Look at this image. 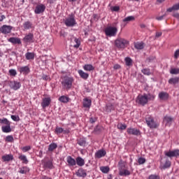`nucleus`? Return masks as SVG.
I'll use <instances>...</instances> for the list:
<instances>
[{
  "instance_id": "nucleus-1",
  "label": "nucleus",
  "mask_w": 179,
  "mask_h": 179,
  "mask_svg": "<svg viewBox=\"0 0 179 179\" xmlns=\"http://www.w3.org/2000/svg\"><path fill=\"white\" fill-rule=\"evenodd\" d=\"M74 81L75 80L72 76H64L61 78L62 86L66 90H69L72 88V84Z\"/></svg>"
},
{
  "instance_id": "nucleus-2",
  "label": "nucleus",
  "mask_w": 179,
  "mask_h": 179,
  "mask_svg": "<svg viewBox=\"0 0 179 179\" xmlns=\"http://www.w3.org/2000/svg\"><path fill=\"white\" fill-rule=\"evenodd\" d=\"M64 24H66L67 27H73L76 26L77 22L75 19V14L71 13L69 15V16L64 20Z\"/></svg>"
},
{
  "instance_id": "nucleus-3",
  "label": "nucleus",
  "mask_w": 179,
  "mask_h": 179,
  "mask_svg": "<svg viewBox=\"0 0 179 179\" xmlns=\"http://www.w3.org/2000/svg\"><path fill=\"white\" fill-rule=\"evenodd\" d=\"M115 45L117 48L124 50V48L128 45V41L122 38H118L115 41Z\"/></svg>"
},
{
  "instance_id": "nucleus-4",
  "label": "nucleus",
  "mask_w": 179,
  "mask_h": 179,
  "mask_svg": "<svg viewBox=\"0 0 179 179\" xmlns=\"http://www.w3.org/2000/svg\"><path fill=\"white\" fill-rule=\"evenodd\" d=\"M136 101L137 104H140V106H146V104H148V101H149V96H148V94H139L136 97Z\"/></svg>"
},
{
  "instance_id": "nucleus-5",
  "label": "nucleus",
  "mask_w": 179,
  "mask_h": 179,
  "mask_svg": "<svg viewBox=\"0 0 179 179\" xmlns=\"http://www.w3.org/2000/svg\"><path fill=\"white\" fill-rule=\"evenodd\" d=\"M117 31L118 29L115 27H108L105 29V34L108 37H115Z\"/></svg>"
},
{
  "instance_id": "nucleus-6",
  "label": "nucleus",
  "mask_w": 179,
  "mask_h": 179,
  "mask_svg": "<svg viewBox=\"0 0 179 179\" xmlns=\"http://www.w3.org/2000/svg\"><path fill=\"white\" fill-rule=\"evenodd\" d=\"M12 29H13V27L12 26H10V25H3L0 28V31L3 34H9V33H10L12 31Z\"/></svg>"
},
{
  "instance_id": "nucleus-7",
  "label": "nucleus",
  "mask_w": 179,
  "mask_h": 179,
  "mask_svg": "<svg viewBox=\"0 0 179 179\" xmlns=\"http://www.w3.org/2000/svg\"><path fill=\"white\" fill-rule=\"evenodd\" d=\"M9 86L10 89H13V90H19L20 87H22V84H20V82L17 81H10L9 82Z\"/></svg>"
},
{
  "instance_id": "nucleus-8",
  "label": "nucleus",
  "mask_w": 179,
  "mask_h": 179,
  "mask_svg": "<svg viewBox=\"0 0 179 179\" xmlns=\"http://www.w3.org/2000/svg\"><path fill=\"white\" fill-rule=\"evenodd\" d=\"M145 121H146V124L147 125L150 127V128H156L157 124L155 122V120H153V118L150 116H148L145 117Z\"/></svg>"
},
{
  "instance_id": "nucleus-9",
  "label": "nucleus",
  "mask_w": 179,
  "mask_h": 179,
  "mask_svg": "<svg viewBox=\"0 0 179 179\" xmlns=\"http://www.w3.org/2000/svg\"><path fill=\"white\" fill-rule=\"evenodd\" d=\"M134 20H135L134 16L130 15V16L125 17L124 19H123L122 22L121 24L122 27H125L127 26V24H128V23H129V22H132Z\"/></svg>"
},
{
  "instance_id": "nucleus-10",
  "label": "nucleus",
  "mask_w": 179,
  "mask_h": 179,
  "mask_svg": "<svg viewBox=\"0 0 179 179\" xmlns=\"http://www.w3.org/2000/svg\"><path fill=\"white\" fill-rule=\"evenodd\" d=\"M45 10V5L44 4H39L36 6V8L34 10V13L36 15H40V13H43Z\"/></svg>"
},
{
  "instance_id": "nucleus-11",
  "label": "nucleus",
  "mask_w": 179,
  "mask_h": 179,
  "mask_svg": "<svg viewBox=\"0 0 179 179\" xmlns=\"http://www.w3.org/2000/svg\"><path fill=\"white\" fill-rule=\"evenodd\" d=\"M34 36L33 34L29 33L24 37L23 41L27 43H34Z\"/></svg>"
},
{
  "instance_id": "nucleus-12",
  "label": "nucleus",
  "mask_w": 179,
  "mask_h": 179,
  "mask_svg": "<svg viewBox=\"0 0 179 179\" xmlns=\"http://www.w3.org/2000/svg\"><path fill=\"white\" fill-rule=\"evenodd\" d=\"M18 71L23 75H28V73H30V67L29 66H22L18 68Z\"/></svg>"
},
{
  "instance_id": "nucleus-13",
  "label": "nucleus",
  "mask_w": 179,
  "mask_h": 179,
  "mask_svg": "<svg viewBox=\"0 0 179 179\" xmlns=\"http://www.w3.org/2000/svg\"><path fill=\"white\" fill-rule=\"evenodd\" d=\"M127 132L129 135H135L136 136L141 134V131L136 128H128Z\"/></svg>"
},
{
  "instance_id": "nucleus-14",
  "label": "nucleus",
  "mask_w": 179,
  "mask_h": 179,
  "mask_svg": "<svg viewBox=\"0 0 179 179\" xmlns=\"http://www.w3.org/2000/svg\"><path fill=\"white\" fill-rule=\"evenodd\" d=\"M66 162L69 167H73V166H76V159H73L71 156H68L66 157Z\"/></svg>"
},
{
  "instance_id": "nucleus-15",
  "label": "nucleus",
  "mask_w": 179,
  "mask_h": 179,
  "mask_svg": "<svg viewBox=\"0 0 179 179\" xmlns=\"http://www.w3.org/2000/svg\"><path fill=\"white\" fill-rule=\"evenodd\" d=\"M76 174L77 177H81L82 178H85L86 176H87V173H86V170L80 168L76 172Z\"/></svg>"
},
{
  "instance_id": "nucleus-16",
  "label": "nucleus",
  "mask_w": 179,
  "mask_h": 179,
  "mask_svg": "<svg viewBox=\"0 0 179 179\" xmlns=\"http://www.w3.org/2000/svg\"><path fill=\"white\" fill-rule=\"evenodd\" d=\"M51 104V98L50 97H46L44 98L42 101L41 106L43 108H45L46 107H48Z\"/></svg>"
},
{
  "instance_id": "nucleus-17",
  "label": "nucleus",
  "mask_w": 179,
  "mask_h": 179,
  "mask_svg": "<svg viewBox=\"0 0 179 179\" xmlns=\"http://www.w3.org/2000/svg\"><path fill=\"white\" fill-rule=\"evenodd\" d=\"M166 156L168 157H176L177 156H179V150H175L173 151H169L166 152Z\"/></svg>"
},
{
  "instance_id": "nucleus-18",
  "label": "nucleus",
  "mask_w": 179,
  "mask_h": 179,
  "mask_svg": "<svg viewBox=\"0 0 179 179\" xmlns=\"http://www.w3.org/2000/svg\"><path fill=\"white\" fill-rule=\"evenodd\" d=\"M3 162H10L13 160V155L12 154H6L1 157Z\"/></svg>"
},
{
  "instance_id": "nucleus-19",
  "label": "nucleus",
  "mask_w": 179,
  "mask_h": 179,
  "mask_svg": "<svg viewBox=\"0 0 179 179\" xmlns=\"http://www.w3.org/2000/svg\"><path fill=\"white\" fill-rule=\"evenodd\" d=\"M83 106L85 108H90L92 106V100L87 98L84 99Z\"/></svg>"
},
{
  "instance_id": "nucleus-20",
  "label": "nucleus",
  "mask_w": 179,
  "mask_h": 179,
  "mask_svg": "<svg viewBox=\"0 0 179 179\" xmlns=\"http://www.w3.org/2000/svg\"><path fill=\"white\" fill-rule=\"evenodd\" d=\"M119 175L127 177V176H131V171L128 169H119Z\"/></svg>"
},
{
  "instance_id": "nucleus-21",
  "label": "nucleus",
  "mask_w": 179,
  "mask_h": 179,
  "mask_svg": "<svg viewBox=\"0 0 179 179\" xmlns=\"http://www.w3.org/2000/svg\"><path fill=\"white\" fill-rule=\"evenodd\" d=\"M76 164L79 166V167H83L85 166V159L81 157H78L76 158Z\"/></svg>"
},
{
  "instance_id": "nucleus-22",
  "label": "nucleus",
  "mask_w": 179,
  "mask_h": 179,
  "mask_svg": "<svg viewBox=\"0 0 179 179\" xmlns=\"http://www.w3.org/2000/svg\"><path fill=\"white\" fill-rule=\"evenodd\" d=\"M106 155V152L104 150H99L95 153V157L97 159H101V157H104Z\"/></svg>"
},
{
  "instance_id": "nucleus-23",
  "label": "nucleus",
  "mask_w": 179,
  "mask_h": 179,
  "mask_svg": "<svg viewBox=\"0 0 179 179\" xmlns=\"http://www.w3.org/2000/svg\"><path fill=\"white\" fill-rule=\"evenodd\" d=\"M9 43L12 44H22V41L19 38L11 37L8 39Z\"/></svg>"
},
{
  "instance_id": "nucleus-24",
  "label": "nucleus",
  "mask_w": 179,
  "mask_h": 179,
  "mask_svg": "<svg viewBox=\"0 0 179 179\" xmlns=\"http://www.w3.org/2000/svg\"><path fill=\"white\" fill-rule=\"evenodd\" d=\"M1 130L5 134H9V132H11L12 129L10 128V124H6V126H2L1 127Z\"/></svg>"
},
{
  "instance_id": "nucleus-25",
  "label": "nucleus",
  "mask_w": 179,
  "mask_h": 179,
  "mask_svg": "<svg viewBox=\"0 0 179 179\" xmlns=\"http://www.w3.org/2000/svg\"><path fill=\"white\" fill-rule=\"evenodd\" d=\"M164 122H165L166 125L170 127V125H171V122H173V119L170 116H166L164 118Z\"/></svg>"
},
{
  "instance_id": "nucleus-26",
  "label": "nucleus",
  "mask_w": 179,
  "mask_h": 179,
  "mask_svg": "<svg viewBox=\"0 0 179 179\" xmlns=\"http://www.w3.org/2000/svg\"><path fill=\"white\" fill-rule=\"evenodd\" d=\"M134 47L136 50H143L145 47V43L143 42H136L134 43Z\"/></svg>"
},
{
  "instance_id": "nucleus-27",
  "label": "nucleus",
  "mask_w": 179,
  "mask_h": 179,
  "mask_svg": "<svg viewBox=\"0 0 179 179\" xmlns=\"http://www.w3.org/2000/svg\"><path fill=\"white\" fill-rule=\"evenodd\" d=\"M23 26L25 30H30V29L33 27V23H31L30 21H26L24 22Z\"/></svg>"
},
{
  "instance_id": "nucleus-28",
  "label": "nucleus",
  "mask_w": 179,
  "mask_h": 179,
  "mask_svg": "<svg viewBox=\"0 0 179 179\" xmlns=\"http://www.w3.org/2000/svg\"><path fill=\"white\" fill-rule=\"evenodd\" d=\"M78 74L83 79L86 80L87 79V78H89V74L87 73H85V71H83V70H79Z\"/></svg>"
},
{
  "instance_id": "nucleus-29",
  "label": "nucleus",
  "mask_w": 179,
  "mask_h": 179,
  "mask_svg": "<svg viewBox=\"0 0 179 179\" xmlns=\"http://www.w3.org/2000/svg\"><path fill=\"white\" fill-rule=\"evenodd\" d=\"M18 159L24 163V164H27L29 163V160L27 159V157L24 155H21L18 157Z\"/></svg>"
},
{
  "instance_id": "nucleus-30",
  "label": "nucleus",
  "mask_w": 179,
  "mask_h": 179,
  "mask_svg": "<svg viewBox=\"0 0 179 179\" xmlns=\"http://www.w3.org/2000/svg\"><path fill=\"white\" fill-rule=\"evenodd\" d=\"M159 97L161 100H167V99H169V94L166 92H160L159 94Z\"/></svg>"
},
{
  "instance_id": "nucleus-31",
  "label": "nucleus",
  "mask_w": 179,
  "mask_h": 179,
  "mask_svg": "<svg viewBox=\"0 0 179 179\" xmlns=\"http://www.w3.org/2000/svg\"><path fill=\"white\" fill-rule=\"evenodd\" d=\"M57 148H58V145H57V143H52L49 145L48 150L49 152H52L53 150H55Z\"/></svg>"
},
{
  "instance_id": "nucleus-32",
  "label": "nucleus",
  "mask_w": 179,
  "mask_h": 179,
  "mask_svg": "<svg viewBox=\"0 0 179 179\" xmlns=\"http://www.w3.org/2000/svg\"><path fill=\"white\" fill-rule=\"evenodd\" d=\"M26 59L30 61V59H34V53L28 52L25 54Z\"/></svg>"
},
{
  "instance_id": "nucleus-33",
  "label": "nucleus",
  "mask_w": 179,
  "mask_h": 179,
  "mask_svg": "<svg viewBox=\"0 0 179 179\" xmlns=\"http://www.w3.org/2000/svg\"><path fill=\"white\" fill-rule=\"evenodd\" d=\"M30 171V169L27 166H24L22 168H20L19 173L20 174H26L27 173H29Z\"/></svg>"
},
{
  "instance_id": "nucleus-34",
  "label": "nucleus",
  "mask_w": 179,
  "mask_h": 179,
  "mask_svg": "<svg viewBox=\"0 0 179 179\" xmlns=\"http://www.w3.org/2000/svg\"><path fill=\"white\" fill-rule=\"evenodd\" d=\"M170 166H171V162L169 160H166V162L164 165H163V164H161L160 169H164V170L166 169H169V167H170Z\"/></svg>"
},
{
  "instance_id": "nucleus-35",
  "label": "nucleus",
  "mask_w": 179,
  "mask_h": 179,
  "mask_svg": "<svg viewBox=\"0 0 179 179\" xmlns=\"http://www.w3.org/2000/svg\"><path fill=\"white\" fill-rule=\"evenodd\" d=\"M84 71H88L90 72V71H94V67L92 64H85L83 66Z\"/></svg>"
},
{
  "instance_id": "nucleus-36",
  "label": "nucleus",
  "mask_w": 179,
  "mask_h": 179,
  "mask_svg": "<svg viewBox=\"0 0 179 179\" xmlns=\"http://www.w3.org/2000/svg\"><path fill=\"white\" fill-rule=\"evenodd\" d=\"M78 144L80 146H83V147L86 146V138H82L78 139Z\"/></svg>"
},
{
  "instance_id": "nucleus-37",
  "label": "nucleus",
  "mask_w": 179,
  "mask_h": 179,
  "mask_svg": "<svg viewBox=\"0 0 179 179\" xmlns=\"http://www.w3.org/2000/svg\"><path fill=\"white\" fill-rule=\"evenodd\" d=\"M124 62L127 65V66H132L133 61L131 57H125Z\"/></svg>"
},
{
  "instance_id": "nucleus-38",
  "label": "nucleus",
  "mask_w": 179,
  "mask_h": 179,
  "mask_svg": "<svg viewBox=\"0 0 179 179\" xmlns=\"http://www.w3.org/2000/svg\"><path fill=\"white\" fill-rule=\"evenodd\" d=\"M44 167H45V169H54V165L52 164V162L51 161H48L44 163Z\"/></svg>"
},
{
  "instance_id": "nucleus-39",
  "label": "nucleus",
  "mask_w": 179,
  "mask_h": 179,
  "mask_svg": "<svg viewBox=\"0 0 179 179\" xmlns=\"http://www.w3.org/2000/svg\"><path fill=\"white\" fill-rule=\"evenodd\" d=\"M178 82L179 78L178 77L171 78L169 80V83H170V85H176V83H178Z\"/></svg>"
},
{
  "instance_id": "nucleus-40",
  "label": "nucleus",
  "mask_w": 179,
  "mask_h": 179,
  "mask_svg": "<svg viewBox=\"0 0 179 179\" xmlns=\"http://www.w3.org/2000/svg\"><path fill=\"white\" fill-rule=\"evenodd\" d=\"M59 100L61 103H68V101H69V98L68 96H62L59 98Z\"/></svg>"
},
{
  "instance_id": "nucleus-41",
  "label": "nucleus",
  "mask_w": 179,
  "mask_h": 179,
  "mask_svg": "<svg viewBox=\"0 0 179 179\" xmlns=\"http://www.w3.org/2000/svg\"><path fill=\"white\" fill-rule=\"evenodd\" d=\"M74 43H76L73 45L74 48H79V47H80V39L74 38Z\"/></svg>"
},
{
  "instance_id": "nucleus-42",
  "label": "nucleus",
  "mask_w": 179,
  "mask_h": 179,
  "mask_svg": "<svg viewBox=\"0 0 179 179\" xmlns=\"http://www.w3.org/2000/svg\"><path fill=\"white\" fill-rule=\"evenodd\" d=\"M100 170L104 174H107L110 171V168L108 166H101Z\"/></svg>"
},
{
  "instance_id": "nucleus-43",
  "label": "nucleus",
  "mask_w": 179,
  "mask_h": 179,
  "mask_svg": "<svg viewBox=\"0 0 179 179\" xmlns=\"http://www.w3.org/2000/svg\"><path fill=\"white\" fill-rule=\"evenodd\" d=\"M0 124H5V125H9L10 122L6 118L0 119Z\"/></svg>"
},
{
  "instance_id": "nucleus-44",
  "label": "nucleus",
  "mask_w": 179,
  "mask_h": 179,
  "mask_svg": "<svg viewBox=\"0 0 179 179\" xmlns=\"http://www.w3.org/2000/svg\"><path fill=\"white\" fill-rule=\"evenodd\" d=\"M170 73H171L172 75H178V73H179V69H171L170 70Z\"/></svg>"
},
{
  "instance_id": "nucleus-45",
  "label": "nucleus",
  "mask_w": 179,
  "mask_h": 179,
  "mask_svg": "<svg viewBox=\"0 0 179 179\" xmlns=\"http://www.w3.org/2000/svg\"><path fill=\"white\" fill-rule=\"evenodd\" d=\"M142 73H143V75H147L148 76H149V75H150V70L149 69H143L141 70Z\"/></svg>"
},
{
  "instance_id": "nucleus-46",
  "label": "nucleus",
  "mask_w": 179,
  "mask_h": 179,
  "mask_svg": "<svg viewBox=\"0 0 179 179\" xmlns=\"http://www.w3.org/2000/svg\"><path fill=\"white\" fill-rule=\"evenodd\" d=\"M8 73L10 74V76H15L16 75H17V72L16 71V70L13 69H10L8 71Z\"/></svg>"
},
{
  "instance_id": "nucleus-47",
  "label": "nucleus",
  "mask_w": 179,
  "mask_h": 179,
  "mask_svg": "<svg viewBox=\"0 0 179 179\" xmlns=\"http://www.w3.org/2000/svg\"><path fill=\"white\" fill-rule=\"evenodd\" d=\"M117 128L118 129H121L122 131H124V129H127V124H118Z\"/></svg>"
},
{
  "instance_id": "nucleus-48",
  "label": "nucleus",
  "mask_w": 179,
  "mask_h": 179,
  "mask_svg": "<svg viewBox=\"0 0 179 179\" xmlns=\"http://www.w3.org/2000/svg\"><path fill=\"white\" fill-rule=\"evenodd\" d=\"M31 149V147L30 145H27L22 148V150L24 152H29Z\"/></svg>"
},
{
  "instance_id": "nucleus-49",
  "label": "nucleus",
  "mask_w": 179,
  "mask_h": 179,
  "mask_svg": "<svg viewBox=\"0 0 179 179\" xmlns=\"http://www.w3.org/2000/svg\"><path fill=\"white\" fill-rule=\"evenodd\" d=\"M146 162V159L143 157L138 158V164H144Z\"/></svg>"
},
{
  "instance_id": "nucleus-50",
  "label": "nucleus",
  "mask_w": 179,
  "mask_h": 179,
  "mask_svg": "<svg viewBox=\"0 0 179 179\" xmlns=\"http://www.w3.org/2000/svg\"><path fill=\"white\" fill-rule=\"evenodd\" d=\"M10 118L11 120H13V121H15V122L20 121V117H19V116L12 115L10 116Z\"/></svg>"
},
{
  "instance_id": "nucleus-51",
  "label": "nucleus",
  "mask_w": 179,
  "mask_h": 179,
  "mask_svg": "<svg viewBox=\"0 0 179 179\" xmlns=\"http://www.w3.org/2000/svg\"><path fill=\"white\" fill-rule=\"evenodd\" d=\"M110 10H112V12H118V10H120V6H112L110 7Z\"/></svg>"
},
{
  "instance_id": "nucleus-52",
  "label": "nucleus",
  "mask_w": 179,
  "mask_h": 179,
  "mask_svg": "<svg viewBox=\"0 0 179 179\" xmlns=\"http://www.w3.org/2000/svg\"><path fill=\"white\" fill-rule=\"evenodd\" d=\"M55 132L58 134H62V132H64V129H62V127H56L55 129Z\"/></svg>"
},
{
  "instance_id": "nucleus-53",
  "label": "nucleus",
  "mask_w": 179,
  "mask_h": 179,
  "mask_svg": "<svg viewBox=\"0 0 179 179\" xmlns=\"http://www.w3.org/2000/svg\"><path fill=\"white\" fill-rule=\"evenodd\" d=\"M6 142H13V136H7L6 137Z\"/></svg>"
},
{
  "instance_id": "nucleus-54",
  "label": "nucleus",
  "mask_w": 179,
  "mask_h": 179,
  "mask_svg": "<svg viewBox=\"0 0 179 179\" xmlns=\"http://www.w3.org/2000/svg\"><path fill=\"white\" fill-rule=\"evenodd\" d=\"M42 79H43V80H50V76H47V75H45V74H43V75L42 76Z\"/></svg>"
},
{
  "instance_id": "nucleus-55",
  "label": "nucleus",
  "mask_w": 179,
  "mask_h": 179,
  "mask_svg": "<svg viewBox=\"0 0 179 179\" xmlns=\"http://www.w3.org/2000/svg\"><path fill=\"white\" fill-rule=\"evenodd\" d=\"M112 108H113V106L111 105H107L106 106V110L108 111V113H110Z\"/></svg>"
},
{
  "instance_id": "nucleus-56",
  "label": "nucleus",
  "mask_w": 179,
  "mask_h": 179,
  "mask_svg": "<svg viewBox=\"0 0 179 179\" xmlns=\"http://www.w3.org/2000/svg\"><path fill=\"white\" fill-rule=\"evenodd\" d=\"M178 57H179V49L177 50L175 52V53H174V58H175L176 59H177V58H178Z\"/></svg>"
},
{
  "instance_id": "nucleus-57",
  "label": "nucleus",
  "mask_w": 179,
  "mask_h": 179,
  "mask_svg": "<svg viewBox=\"0 0 179 179\" xmlns=\"http://www.w3.org/2000/svg\"><path fill=\"white\" fill-rule=\"evenodd\" d=\"M121 68V66L118 64H116L113 66L114 69H120Z\"/></svg>"
},
{
  "instance_id": "nucleus-58",
  "label": "nucleus",
  "mask_w": 179,
  "mask_h": 179,
  "mask_svg": "<svg viewBox=\"0 0 179 179\" xmlns=\"http://www.w3.org/2000/svg\"><path fill=\"white\" fill-rule=\"evenodd\" d=\"M149 179H157V176H156V175H150L149 176Z\"/></svg>"
},
{
  "instance_id": "nucleus-59",
  "label": "nucleus",
  "mask_w": 179,
  "mask_h": 179,
  "mask_svg": "<svg viewBox=\"0 0 179 179\" xmlns=\"http://www.w3.org/2000/svg\"><path fill=\"white\" fill-rule=\"evenodd\" d=\"M174 17H176L177 19H179V13H176L175 14H173Z\"/></svg>"
},
{
  "instance_id": "nucleus-60",
  "label": "nucleus",
  "mask_w": 179,
  "mask_h": 179,
  "mask_svg": "<svg viewBox=\"0 0 179 179\" xmlns=\"http://www.w3.org/2000/svg\"><path fill=\"white\" fill-rule=\"evenodd\" d=\"M5 18H6L5 15H0V22H2Z\"/></svg>"
},
{
  "instance_id": "nucleus-61",
  "label": "nucleus",
  "mask_w": 179,
  "mask_h": 179,
  "mask_svg": "<svg viewBox=\"0 0 179 179\" xmlns=\"http://www.w3.org/2000/svg\"><path fill=\"white\" fill-rule=\"evenodd\" d=\"M55 1H57V0H48V2L50 4H52V3H54V2H55Z\"/></svg>"
},
{
  "instance_id": "nucleus-62",
  "label": "nucleus",
  "mask_w": 179,
  "mask_h": 179,
  "mask_svg": "<svg viewBox=\"0 0 179 179\" xmlns=\"http://www.w3.org/2000/svg\"><path fill=\"white\" fill-rule=\"evenodd\" d=\"M41 179H52V178H51L50 177L44 176H43V177L41 178Z\"/></svg>"
},
{
  "instance_id": "nucleus-63",
  "label": "nucleus",
  "mask_w": 179,
  "mask_h": 179,
  "mask_svg": "<svg viewBox=\"0 0 179 179\" xmlns=\"http://www.w3.org/2000/svg\"><path fill=\"white\" fill-rule=\"evenodd\" d=\"M163 17H164V15H162V16H161V17H159L157 18V20H163Z\"/></svg>"
},
{
  "instance_id": "nucleus-64",
  "label": "nucleus",
  "mask_w": 179,
  "mask_h": 179,
  "mask_svg": "<svg viewBox=\"0 0 179 179\" xmlns=\"http://www.w3.org/2000/svg\"><path fill=\"white\" fill-rule=\"evenodd\" d=\"M162 32H158L157 33V37H160V36H162Z\"/></svg>"
}]
</instances>
